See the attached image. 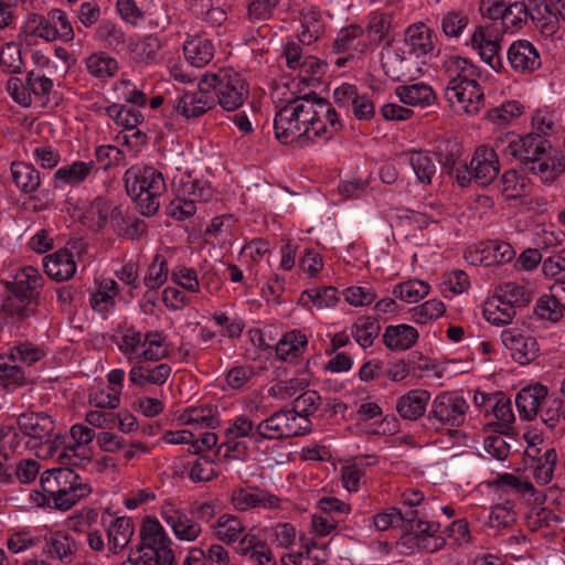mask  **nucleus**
I'll return each instance as SVG.
<instances>
[{
  "mask_svg": "<svg viewBox=\"0 0 565 565\" xmlns=\"http://www.w3.org/2000/svg\"><path fill=\"white\" fill-rule=\"evenodd\" d=\"M273 127L280 143L307 147L330 140L342 129V124L327 99L306 94L280 107Z\"/></svg>",
  "mask_w": 565,
  "mask_h": 565,
  "instance_id": "obj_1",
  "label": "nucleus"
},
{
  "mask_svg": "<svg viewBox=\"0 0 565 565\" xmlns=\"http://www.w3.org/2000/svg\"><path fill=\"white\" fill-rule=\"evenodd\" d=\"M40 483L54 508L61 511L70 510L92 492L89 483L67 467L47 469L41 475Z\"/></svg>",
  "mask_w": 565,
  "mask_h": 565,
  "instance_id": "obj_2",
  "label": "nucleus"
},
{
  "mask_svg": "<svg viewBox=\"0 0 565 565\" xmlns=\"http://www.w3.org/2000/svg\"><path fill=\"white\" fill-rule=\"evenodd\" d=\"M125 184L129 196L137 203L142 215H154L160 206V196L166 192L163 175L153 167L128 169Z\"/></svg>",
  "mask_w": 565,
  "mask_h": 565,
  "instance_id": "obj_3",
  "label": "nucleus"
},
{
  "mask_svg": "<svg viewBox=\"0 0 565 565\" xmlns=\"http://www.w3.org/2000/svg\"><path fill=\"white\" fill-rule=\"evenodd\" d=\"M203 87L215 95L216 104L226 111L238 109L249 94L245 79L231 68L204 74Z\"/></svg>",
  "mask_w": 565,
  "mask_h": 565,
  "instance_id": "obj_4",
  "label": "nucleus"
},
{
  "mask_svg": "<svg viewBox=\"0 0 565 565\" xmlns=\"http://www.w3.org/2000/svg\"><path fill=\"white\" fill-rule=\"evenodd\" d=\"M43 286V277L40 271L28 266L21 269L13 281L7 284L11 296L9 300L14 306V311L20 318L29 317L35 312L40 303V288Z\"/></svg>",
  "mask_w": 565,
  "mask_h": 565,
  "instance_id": "obj_5",
  "label": "nucleus"
},
{
  "mask_svg": "<svg viewBox=\"0 0 565 565\" xmlns=\"http://www.w3.org/2000/svg\"><path fill=\"white\" fill-rule=\"evenodd\" d=\"M311 429L310 419L295 415L290 408H282L258 423L256 437L264 440L286 439L307 435Z\"/></svg>",
  "mask_w": 565,
  "mask_h": 565,
  "instance_id": "obj_6",
  "label": "nucleus"
},
{
  "mask_svg": "<svg viewBox=\"0 0 565 565\" xmlns=\"http://www.w3.org/2000/svg\"><path fill=\"white\" fill-rule=\"evenodd\" d=\"M212 195L211 186L203 181L181 182L177 198L169 204V214L178 221H184L196 212V202L209 201Z\"/></svg>",
  "mask_w": 565,
  "mask_h": 565,
  "instance_id": "obj_7",
  "label": "nucleus"
},
{
  "mask_svg": "<svg viewBox=\"0 0 565 565\" xmlns=\"http://www.w3.org/2000/svg\"><path fill=\"white\" fill-rule=\"evenodd\" d=\"M444 96L455 111L477 115L484 106V94L479 83L448 82Z\"/></svg>",
  "mask_w": 565,
  "mask_h": 565,
  "instance_id": "obj_8",
  "label": "nucleus"
},
{
  "mask_svg": "<svg viewBox=\"0 0 565 565\" xmlns=\"http://www.w3.org/2000/svg\"><path fill=\"white\" fill-rule=\"evenodd\" d=\"M52 88L53 81L51 78L33 71L28 73L24 83L18 77H11L7 84L10 96L23 107H29L32 104V96L39 99L47 97Z\"/></svg>",
  "mask_w": 565,
  "mask_h": 565,
  "instance_id": "obj_9",
  "label": "nucleus"
},
{
  "mask_svg": "<svg viewBox=\"0 0 565 565\" xmlns=\"http://www.w3.org/2000/svg\"><path fill=\"white\" fill-rule=\"evenodd\" d=\"M17 425L20 433L28 437L25 447L36 448L47 445L51 448V435L55 427L51 416L44 413H22L18 416Z\"/></svg>",
  "mask_w": 565,
  "mask_h": 565,
  "instance_id": "obj_10",
  "label": "nucleus"
},
{
  "mask_svg": "<svg viewBox=\"0 0 565 565\" xmlns=\"http://www.w3.org/2000/svg\"><path fill=\"white\" fill-rule=\"evenodd\" d=\"M468 409L469 405L462 396L446 392L433 401L428 419L441 425L460 426L465 423Z\"/></svg>",
  "mask_w": 565,
  "mask_h": 565,
  "instance_id": "obj_11",
  "label": "nucleus"
},
{
  "mask_svg": "<svg viewBox=\"0 0 565 565\" xmlns=\"http://www.w3.org/2000/svg\"><path fill=\"white\" fill-rule=\"evenodd\" d=\"M231 503L238 512L258 508L273 510L280 505V498L266 489L248 486L234 489L231 494Z\"/></svg>",
  "mask_w": 565,
  "mask_h": 565,
  "instance_id": "obj_12",
  "label": "nucleus"
},
{
  "mask_svg": "<svg viewBox=\"0 0 565 565\" xmlns=\"http://www.w3.org/2000/svg\"><path fill=\"white\" fill-rule=\"evenodd\" d=\"M216 105L215 95L203 87V77L200 79L196 92H186L178 97L173 110L186 119L203 116Z\"/></svg>",
  "mask_w": 565,
  "mask_h": 565,
  "instance_id": "obj_13",
  "label": "nucleus"
},
{
  "mask_svg": "<svg viewBox=\"0 0 565 565\" xmlns=\"http://www.w3.org/2000/svg\"><path fill=\"white\" fill-rule=\"evenodd\" d=\"M382 67L386 76L399 82L405 78H414L419 72L416 62L405 55L402 47L387 43L381 53Z\"/></svg>",
  "mask_w": 565,
  "mask_h": 565,
  "instance_id": "obj_14",
  "label": "nucleus"
},
{
  "mask_svg": "<svg viewBox=\"0 0 565 565\" xmlns=\"http://www.w3.org/2000/svg\"><path fill=\"white\" fill-rule=\"evenodd\" d=\"M141 545L137 547V553L147 554L159 561V552L169 551L174 554L170 548V539L168 537L162 525L156 518L147 516L142 521L140 527Z\"/></svg>",
  "mask_w": 565,
  "mask_h": 565,
  "instance_id": "obj_15",
  "label": "nucleus"
},
{
  "mask_svg": "<svg viewBox=\"0 0 565 565\" xmlns=\"http://www.w3.org/2000/svg\"><path fill=\"white\" fill-rule=\"evenodd\" d=\"M503 345L510 350L511 356L520 364H527L539 353V344L535 338L523 334L518 329H505L501 333Z\"/></svg>",
  "mask_w": 565,
  "mask_h": 565,
  "instance_id": "obj_16",
  "label": "nucleus"
},
{
  "mask_svg": "<svg viewBox=\"0 0 565 565\" xmlns=\"http://www.w3.org/2000/svg\"><path fill=\"white\" fill-rule=\"evenodd\" d=\"M473 181L481 186L489 185L499 174V159L494 148L479 147L472 159Z\"/></svg>",
  "mask_w": 565,
  "mask_h": 565,
  "instance_id": "obj_17",
  "label": "nucleus"
},
{
  "mask_svg": "<svg viewBox=\"0 0 565 565\" xmlns=\"http://www.w3.org/2000/svg\"><path fill=\"white\" fill-rule=\"evenodd\" d=\"M420 515L424 516L418 511V516L415 522H412L406 536H412L416 540L417 546L428 553L439 551L446 543L445 539L439 535V523L424 521Z\"/></svg>",
  "mask_w": 565,
  "mask_h": 565,
  "instance_id": "obj_18",
  "label": "nucleus"
},
{
  "mask_svg": "<svg viewBox=\"0 0 565 565\" xmlns=\"http://www.w3.org/2000/svg\"><path fill=\"white\" fill-rule=\"evenodd\" d=\"M507 55L511 67L515 72L532 73L542 65L537 49L526 40L513 42Z\"/></svg>",
  "mask_w": 565,
  "mask_h": 565,
  "instance_id": "obj_19",
  "label": "nucleus"
},
{
  "mask_svg": "<svg viewBox=\"0 0 565 565\" xmlns=\"http://www.w3.org/2000/svg\"><path fill=\"white\" fill-rule=\"evenodd\" d=\"M162 518L181 541H195L202 532L200 523L182 510L170 507L162 511Z\"/></svg>",
  "mask_w": 565,
  "mask_h": 565,
  "instance_id": "obj_20",
  "label": "nucleus"
},
{
  "mask_svg": "<svg viewBox=\"0 0 565 565\" xmlns=\"http://www.w3.org/2000/svg\"><path fill=\"white\" fill-rule=\"evenodd\" d=\"M547 387L539 383L522 388L515 396V405L521 419H534L541 403L547 397Z\"/></svg>",
  "mask_w": 565,
  "mask_h": 565,
  "instance_id": "obj_21",
  "label": "nucleus"
},
{
  "mask_svg": "<svg viewBox=\"0 0 565 565\" xmlns=\"http://www.w3.org/2000/svg\"><path fill=\"white\" fill-rule=\"evenodd\" d=\"M45 547L51 557L64 564L73 563L78 551L75 539L70 533L63 531H56L46 535Z\"/></svg>",
  "mask_w": 565,
  "mask_h": 565,
  "instance_id": "obj_22",
  "label": "nucleus"
},
{
  "mask_svg": "<svg viewBox=\"0 0 565 565\" xmlns=\"http://www.w3.org/2000/svg\"><path fill=\"white\" fill-rule=\"evenodd\" d=\"M43 266L46 275L56 281L68 280L76 273L75 260L67 249H58L46 255L43 258Z\"/></svg>",
  "mask_w": 565,
  "mask_h": 565,
  "instance_id": "obj_23",
  "label": "nucleus"
},
{
  "mask_svg": "<svg viewBox=\"0 0 565 565\" xmlns=\"http://www.w3.org/2000/svg\"><path fill=\"white\" fill-rule=\"evenodd\" d=\"M525 170L539 178L541 182L551 184L564 173L565 161L562 156L548 152L541 159L530 161Z\"/></svg>",
  "mask_w": 565,
  "mask_h": 565,
  "instance_id": "obj_24",
  "label": "nucleus"
},
{
  "mask_svg": "<svg viewBox=\"0 0 565 565\" xmlns=\"http://www.w3.org/2000/svg\"><path fill=\"white\" fill-rule=\"evenodd\" d=\"M55 33L56 31H53L51 26L50 12L46 17L32 13L22 24L18 40L20 43H25L26 45L31 44L33 38H41L51 42L54 41Z\"/></svg>",
  "mask_w": 565,
  "mask_h": 565,
  "instance_id": "obj_25",
  "label": "nucleus"
},
{
  "mask_svg": "<svg viewBox=\"0 0 565 565\" xmlns=\"http://www.w3.org/2000/svg\"><path fill=\"white\" fill-rule=\"evenodd\" d=\"M109 224L119 236L135 239L146 232V223L135 215L124 212L120 207H113Z\"/></svg>",
  "mask_w": 565,
  "mask_h": 565,
  "instance_id": "obj_26",
  "label": "nucleus"
},
{
  "mask_svg": "<svg viewBox=\"0 0 565 565\" xmlns=\"http://www.w3.org/2000/svg\"><path fill=\"white\" fill-rule=\"evenodd\" d=\"M471 46L479 52L482 61H484L492 70L500 72L503 67L501 56L499 54L500 45L498 41L487 38L486 30L479 26L471 36Z\"/></svg>",
  "mask_w": 565,
  "mask_h": 565,
  "instance_id": "obj_27",
  "label": "nucleus"
},
{
  "mask_svg": "<svg viewBox=\"0 0 565 565\" xmlns=\"http://www.w3.org/2000/svg\"><path fill=\"white\" fill-rule=\"evenodd\" d=\"M429 398L428 391L412 390L398 398L396 409L404 419L416 420L425 414Z\"/></svg>",
  "mask_w": 565,
  "mask_h": 565,
  "instance_id": "obj_28",
  "label": "nucleus"
},
{
  "mask_svg": "<svg viewBox=\"0 0 565 565\" xmlns=\"http://www.w3.org/2000/svg\"><path fill=\"white\" fill-rule=\"evenodd\" d=\"M171 374V366L167 363H161L154 367H148L141 362L132 366L129 371V381L140 387L147 384L162 385L167 382Z\"/></svg>",
  "mask_w": 565,
  "mask_h": 565,
  "instance_id": "obj_29",
  "label": "nucleus"
},
{
  "mask_svg": "<svg viewBox=\"0 0 565 565\" xmlns=\"http://www.w3.org/2000/svg\"><path fill=\"white\" fill-rule=\"evenodd\" d=\"M418 511H403L398 508H390L374 516L373 523L376 530L386 531L391 527H399L406 534L412 522H415Z\"/></svg>",
  "mask_w": 565,
  "mask_h": 565,
  "instance_id": "obj_30",
  "label": "nucleus"
},
{
  "mask_svg": "<svg viewBox=\"0 0 565 565\" xmlns=\"http://www.w3.org/2000/svg\"><path fill=\"white\" fill-rule=\"evenodd\" d=\"M418 335V331L414 327L397 324L386 327L383 340L388 349L404 351L416 343Z\"/></svg>",
  "mask_w": 565,
  "mask_h": 565,
  "instance_id": "obj_31",
  "label": "nucleus"
},
{
  "mask_svg": "<svg viewBox=\"0 0 565 565\" xmlns=\"http://www.w3.org/2000/svg\"><path fill=\"white\" fill-rule=\"evenodd\" d=\"M444 70L448 75V82L479 83L478 67L461 56H449L444 62Z\"/></svg>",
  "mask_w": 565,
  "mask_h": 565,
  "instance_id": "obj_32",
  "label": "nucleus"
},
{
  "mask_svg": "<svg viewBox=\"0 0 565 565\" xmlns=\"http://www.w3.org/2000/svg\"><path fill=\"white\" fill-rule=\"evenodd\" d=\"M395 93L403 104L411 106H429L436 98L433 88L424 83L398 86Z\"/></svg>",
  "mask_w": 565,
  "mask_h": 565,
  "instance_id": "obj_33",
  "label": "nucleus"
},
{
  "mask_svg": "<svg viewBox=\"0 0 565 565\" xmlns=\"http://www.w3.org/2000/svg\"><path fill=\"white\" fill-rule=\"evenodd\" d=\"M405 44L417 57L429 53L434 47L431 30L424 23L409 25L405 31Z\"/></svg>",
  "mask_w": 565,
  "mask_h": 565,
  "instance_id": "obj_34",
  "label": "nucleus"
},
{
  "mask_svg": "<svg viewBox=\"0 0 565 565\" xmlns=\"http://www.w3.org/2000/svg\"><path fill=\"white\" fill-rule=\"evenodd\" d=\"M212 529L217 540L226 544H233L244 533L245 525L238 516L223 514L217 518Z\"/></svg>",
  "mask_w": 565,
  "mask_h": 565,
  "instance_id": "obj_35",
  "label": "nucleus"
},
{
  "mask_svg": "<svg viewBox=\"0 0 565 565\" xmlns=\"http://www.w3.org/2000/svg\"><path fill=\"white\" fill-rule=\"evenodd\" d=\"M134 534V523L129 518H117L108 527V546L113 553L120 552L128 545Z\"/></svg>",
  "mask_w": 565,
  "mask_h": 565,
  "instance_id": "obj_36",
  "label": "nucleus"
},
{
  "mask_svg": "<svg viewBox=\"0 0 565 565\" xmlns=\"http://www.w3.org/2000/svg\"><path fill=\"white\" fill-rule=\"evenodd\" d=\"M401 157L407 158V162L420 183H431L437 168L430 156L422 151H411L401 153Z\"/></svg>",
  "mask_w": 565,
  "mask_h": 565,
  "instance_id": "obj_37",
  "label": "nucleus"
},
{
  "mask_svg": "<svg viewBox=\"0 0 565 565\" xmlns=\"http://www.w3.org/2000/svg\"><path fill=\"white\" fill-rule=\"evenodd\" d=\"M11 174L15 185L24 193H32L40 186V173L31 164L20 161L13 162Z\"/></svg>",
  "mask_w": 565,
  "mask_h": 565,
  "instance_id": "obj_38",
  "label": "nucleus"
},
{
  "mask_svg": "<svg viewBox=\"0 0 565 565\" xmlns=\"http://www.w3.org/2000/svg\"><path fill=\"white\" fill-rule=\"evenodd\" d=\"M307 343L305 334L291 331L286 333L276 344V354L280 360L292 361L305 352Z\"/></svg>",
  "mask_w": 565,
  "mask_h": 565,
  "instance_id": "obj_39",
  "label": "nucleus"
},
{
  "mask_svg": "<svg viewBox=\"0 0 565 565\" xmlns=\"http://www.w3.org/2000/svg\"><path fill=\"white\" fill-rule=\"evenodd\" d=\"M93 171H96L94 161H74L71 164L60 168L55 172L54 177L56 181L70 185H76L86 180Z\"/></svg>",
  "mask_w": 565,
  "mask_h": 565,
  "instance_id": "obj_40",
  "label": "nucleus"
},
{
  "mask_svg": "<svg viewBox=\"0 0 565 565\" xmlns=\"http://www.w3.org/2000/svg\"><path fill=\"white\" fill-rule=\"evenodd\" d=\"M86 68L88 73L97 78L113 77L119 70L116 58L105 52H98L86 58Z\"/></svg>",
  "mask_w": 565,
  "mask_h": 565,
  "instance_id": "obj_41",
  "label": "nucleus"
},
{
  "mask_svg": "<svg viewBox=\"0 0 565 565\" xmlns=\"http://www.w3.org/2000/svg\"><path fill=\"white\" fill-rule=\"evenodd\" d=\"M494 297L502 300L503 305L512 306L515 310L525 307L531 301V292L524 286L513 281L499 286Z\"/></svg>",
  "mask_w": 565,
  "mask_h": 565,
  "instance_id": "obj_42",
  "label": "nucleus"
},
{
  "mask_svg": "<svg viewBox=\"0 0 565 565\" xmlns=\"http://www.w3.org/2000/svg\"><path fill=\"white\" fill-rule=\"evenodd\" d=\"M184 55L195 67H203L214 56V47L209 40H191L184 44Z\"/></svg>",
  "mask_w": 565,
  "mask_h": 565,
  "instance_id": "obj_43",
  "label": "nucleus"
},
{
  "mask_svg": "<svg viewBox=\"0 0 565 565\" xmlns=\"http://www.w3.org/2000/svg\"><path fill=\"white\" fill-rule=\"evenodd\" d=\"M503 303L502 300L494 296L486 302L483 316L488 322L494 326H503L511 322L516 310L512 306Z\"/></svg>",
  "mask_w": 565,
  "mask_h": 565,
  "instance_id": "obj_44",
  "label": "nucleus"
},
{
  "mask_svg": "<svg viewBox=\"0 0 565 565\" xmlns=\"http://www.w3.org/2000/svg\"><path fill=\"white\" fill-rule=\"evenodd\" d=\"M339 301L338 290L334 287L311 288L305 290L299 302L308 305L312 302L318 309L331 308Z\"/></svg>",
  "mask_w": 565,
  "mask_h": 565,
  "instance_id": "obj_45",
  "label": "nucleus"
},
{
  "mask_svg": "<svg viewBox=\"0 0 565 565\" xmlns=\"http://www.w3.org/2000/svg\"><path fill=\"white\" fill-rule=\"evenodd\" d=\"M8 354H0V386L6 390L15 388L25 382L24 372Z\"/></svg>",
  "mask_w": 565,
  "mask_h": 565,
  "instance_id": "obj_46",
  "label": "nucleus"
},
{
  "mask_svg": "<svg viewBox=\"0 0 565 565\" xmlns=\"http://www.w3.org/2000/svg\"><path fill=\"white\" fill-rule=\"evenodd\" d=\"M143 350L140 352L139 358L142 361H160L169 355V351L164 345V337L157 332H148L142 339Z\"/></svg>",
  "mask_w": 565,
  "mask_h": 565,
  "instance_id": "obj_47",
  "label": "nucleus"
},
{
  "mask_svg": "<svg viewBox=\"0 0 565 565\" xmlns=\"http://www.w3.org/2000/svg\"><path fill=\"white\" fill-rule=\"evenodd\" d=\"M529 9L523 1L505 6L501 25L504 32H513L522 28L529 19Z\"/></svg>",
  "mask_w": 565,
  "mask_h": 565,
  "instance_id": "obj_48",
  "label": "nucleus"
},
{
  "mask_svg": "<svg viewBox=\"0 0 565 565\" xmlns=\"http://www.w3.org/2000/svg\"><path fill=\"white\" fill-rule=\"evenodd\" d=\"M160 49V40L157 36L147 35L132 44L134 58L137 63L148 65L157 61Z\"/></svg>",
  "mask_w": 565,
  "mask_h": 565,
  "instance_id": "obj_49",
  "label": "nucleus"
},
{
  "mask_svg": "<svg viewBox=\"0 0 565 565\" xmlns=\"http://www.w3.org/2000/svg\"><path fill=\"white\" fill-rule=\"evenodd\" d=\"M481 262L487 266L505 264L515 257V250L507 242H491L482 249Z\"/></svg>",
  "mask_w": 565,
  "mask_h": 565,
  "instance_id": "obj_50",
  "label": "nucleus"
},
{
  "mask_svg": "<svg viewBox=\"0 0 565 565\" xmlns=\"http://www.w3.org/2000/svg\"><path fill=\"white\" fill-rule=\"evenodd\" d=\"M429 292V285L426 281L412 279L396 285L393 295L407 302H417Z\"/></svg>",
  "mask_w": 565,
  "mask_h": 565,
  "instance_id": "obj_51",
  "label": "nucleus"
},
{
  "mask_svg": "<svg viewBox=\"0 0 565 565\" xmlns=\"http://www.w3.org/2000/svg\"><path fill=\"white\" fill-rule=\"evenodd\" d=\"M551 150L550 142L540 136L529 134L524 137V148L522 156V168L526 169L530 166V161L541 159V157L547 154Z\"/></svg>",
  "mask_w": 565,
  "mask_h": 565,
  "instance_id": "obj_52",
  "label": "nucleus"
},
{
  "mask_svg": "<svg viewBox=\"0 0 565 565\" xmlns=\"http://www.w3.org/2000/svg\"><path fill=\"white\" fill-rule=\"evenodd\" d=\"M321 405V396L317 391L308 390L301 393L292 402L291 412L305 419H310Z\"/></svg>",
  "mask_w": 565,
  "mask_h": 565,
  "instance_id": "obj_53",
  "label": "nucleus"
},
{
  "mask_svg": "<svg viewBox=\"0 0 565 565\" xmlns=\"http://www.w3.org/2000/svg\"><path fill=\"white\" fill-rule=\"evenodd\" d=\"M23 65L20 43L8 42L0 50V67L10 74L21 72Z\"/></svg>",
  "mask_w": 565,
  "mask_h": 565,
  "instance_id": "obj_54",
  "label": "nucleus"
},
{
  "mask_svg": "<svg viewBox=\"0 0 565 565\" xmlns=\"http://www.w3.org/2000/svg\"><path fill=\"white\" fill-rule=\"evenodd\" d=\"M110 206L103 196L95 198L84 213V218L93 227L102 228L109 223Z\"/></svg>",
  "mask_w": 565,
  "mask_h": 565,
  "instance_id": "obj_55",
  "label": "nucleus"
},
{
  "mask_svg": "<svg viewBox=\"0 0 565 565\" xmlns=\"http://www.w3.org/2000/svg\"><path fill=\"white\" fill-rule=\"evenodd\" d=\"M168 274L167 260L162 255L156 254L152 263L149 265L143 282L148 289L157 290L167 281Z\"/></svg>",
  "mask_w": 565,
  "mask_h": 565,
  "instance_id": "obj_56",
  "label": "nucleus"
},
{
  "mask_svg": "<svg viewBox=\"0 0 565 565\" xmlns=\"http://www.w3.org/2000/svg\"><path fill=\"white\" fill-rule=\"evenodd\" d=\"M379 332L380 324L377 320L366 317L359 319L354 326L352 335L361 347L367 348L373 343Z\"/></svg>",
  "mask_w": 565,
  "mask_h": 565,
  "instance_id": "obj_57",
  "label": "nucleus"
},
{
  "mask_svg": "<svg viewBox=\"0 0 565 565\" xmlns=\"http://www.w3.org/2000/svg\"><path fill=\"white\" fill-rule=\"evenodd\" d=\"M492 486H495L499 490L502 492L509 494L510 492L516 493V494H525V493H533L534 492V486L525 480H521L516 476L512 473H503L499 475L494 481L491 483Z\"/></svg>",
  "mask_w": 565,
  "mask_h": 565,
  "instance_id": "obj_58",
  "label": "nucleus"
},
{
  "mask_svg": "<svg viewBox=\"0 0 565 565\" xmlns=\"http://www.w3.org/2000/svg\"><path fill=\"white\" fill-rule=\"evenodd\" d=\"M258 431V424L255 426L254 422L246 415L237 416L233 424L226 429V436L230 438H244L248 437L255 444H260L264 438L256 437Z\"/></svg>",
  "mask_w": 565,
  "mask_h": 565,
  "instance_id": "obj_59",
  "label": "nucleus"
},
{
  "mask_svg": "<svg viewBox=\"0 0 565 565\" xmlns=\"http://www.w3.org/2000/svg\"><path fill=\"white\" fill-rule=\"evenodd\" d=\"M515 521L514 503L510 500L495 504L489 513V524L492 527H508Z\"/></svg>",
  "mask_w": 565,
  "mask_h": 565,
  "instance_id": "obj_60",
  "label": "nucleus"
},
{
  "mask_svg": "<svg viewBox=\"0 0 565 565\" xmlns=\"http://www.w3.org/2000/svg\"><path fill=\"white\" fill-rule=\"evenodd\" d=\"M445 305L440 300L431 299L412 309V319L416 323L424 324L435 320L445 313Z\"/></svg>",
  "mask_w": 565,
  "mask_h": 565,
  "instance_id": "obj_61",
  "label": "nucleus"
},
{
  "mask_svg": "<svg viewBox=\"0 0 565 565\" xmlns=\"http://www.w3.org/2000/svg\"><path fill=\"white\" fill-rule=\"evenodd\" d=\"M302 31L299 33V41L303 44H310L318 40L322 31L319 13L309 10L302 14Z\"/></svg>",
  "mask_w": 565,
  "mask_h": 565,
  "instance_id": "obj_62",
  "label": "nucleus"
},
{
  "mask_svg": "<svg viewBox=\"0 0 565 565\" xmlns=\"http://www.w3.org/2000/svg\"><path fill=\"white\" fill-rule=\"evenodd\" d=\"M534 312L540 319L551 322H557L564 316V311L559 308L556 301H554L551 294L539 298L534 308Z\"/></svg>",
  "mask_w": 565,
  "mask_h": 565,
  "instance_id": "obj_63",
  "label": "nucleus"
},
{
  "mask_svg": "<svg viewBox=\"0 0 565 565\" xmlns=\"http://www.w3.org/2000/svg\"><path fill=\"white\" fill-rule=\"evenodd\" d=\"M158 556L159 561L147 554L137 553L131 550L128 558L120 565H177L174 554H171L169 551H161Z\"/></svg>",
  "mask_w": 565,
  "mask_h": 565,
  "instance_id": "obj_64",
  "label": "nucleus"
}]
</instances>
